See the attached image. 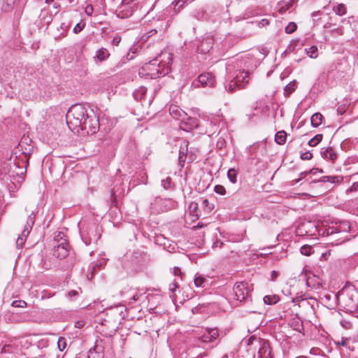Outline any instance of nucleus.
I'll return each mask as SVG.
<instances>
[{"label":"nucleus","instance_id":"1","mask_svg":"<svg viewBox=\"0 0 358 358\" xmlns=\"http://www.w3.org/2000/svg\"><path fill=\"white\" fill-rule=\"evenodd\" d=\"M25 172L24 161L17 159L16 157L15 159L10 157L8 161L3 164L1 169V182L6 185L10 194L17 189L20 178Z\"/></svg>","mask_w":358,"mask_h":358},{"label":"nucleus","instance_id":"2","mask_svg":"<svg viewBox=\"0 0 358 358\" xmlns=\"http://www.w3.org/2000/svg\"><path fill=\"white\" fill-rule=\"evenodd\" d=\"M160 57L162 59L155 58L148 64H145L143 70L150 71L148 74L151 78H156L160 76H164L170 71V65L172 63V55L171 53H163Z\"/></svg>","mask_w":358,"mask_h":358},{"label":"nucleus","instance_id":"3","mask_svg":"<svg viewBox=\"0 0 358 358\" xmlns=\"http://www.w3.org/2000/svg\"><path fill=\"white\" fill-rule=\"evenodd\" d=\"M90 110L83 104L77 103L73 105L66 113V123L70 129L76 131L82 125L83 120L88 115Z\"/></svg>","mask_w":358,"mask_h":358},{"label":"nucleus","instance_id":"4","mask_svg":"<svg viewBox=\"0 0 358 358\" xmlns=\"http://www.w3.org/2000/svg\"><path fill=\"white\" fill-rule=\"evenodd\" d=\"M100 124L98 117L95 115L92 110H90L88 115L83 120L82 125L78 127L75 132H79L80 130L87 135H92L96 134L99 129Z\"/></svg>","mask_w":358,"mask_h":358},{"label":"nucleus","instance_id":"5","mask_svg":"<svg viewBox=\"0 0 358 358\" xmlns=\"http://www.w3.org/2000/svg\"><path fill=\"white\" fill-rule=\"evenodd\" d=\"M349 229L348 223L329 227L324 229V236H327L331 241H335L336 245H339L346 240V237L343 235L347 233Z\"/></svg>","mask_w":358,"mask_h":358},{"label":"nucleus","instance_id":"6","mask_svg":"<svg viewBox=\"0 0 358 358\" xmlns=\"http://www.w3.org/2000/svg\"><path fill=\"white\" fill-rule=\"evenodd\" d=\"M141 8L142 6H139L138 0H122L116 10V15L121 19L129 18L135 11Z\"/></svg>","mask_w":358,"mask_h":358},{"label":"nucleus","instance_id":"7","mask_svg":"<svg viewBox=\"0 0 358 358\" xmlns=\"http://www.w3.org/2000/svg\"><path fill=\"white\" fill-rule=\"evenodd\" d=\"M174 206V202L172 199H162L156 197L153 202L150 203V208L157 213L160 212L167 211Z\"/></svg>","mask_w":358,"mask_h":358},{"label":"nucleus","instance_id":"8","mask_svg":"<svg viewBox=\"0 0 358 358\" xmlns=\"http://www.w3.org/2000/svg\"><path fill=\"white\" fill-rule=\"evenodd\" d=\"M36 215L34 212H32L27 218V223L24 227V229L22 234L19 236L18 238L16 241V245L17 248H22L25 240L28 235L29 234L33 225L35 222Z\"/></svg>","mask_w":358,"mask_h":358},{"label":"nucleus","instance_id":"9","mask_svg":"<svg viewBox=\"0 0 358 358\" xmlns=\"http://www.w3.org/2000/svg\"><path fill=\"white\" fill-rule=\"evenodd\" d=\"M299 229L307 236H324V229L318 228L317 225L312 221H308L301 224Z\"/></svg>","mask_w":358,"mask_h":358},{"label":"nucleus","instance_id":"10","mask_svg":"<svg viewBox=\"0 0 358 358\" xmlns=\"http://www.w3.org/2000/svg\"><path fill=\"white\" fill-rule=\"evenodd\" d=\"M233 289L235 299L237 301L242 302L248 298L249 294L248 283L243 282H236Z\"/></svg>","mask_w":358,"mask_h":358},{"label":"nucleus","instance_id":"11","mask_svg":"<svg viewBox=\"0 0 358 358\" xmlns=\"http://www.w3.org/2000/svg\"><path fill=\"white\" fill-rule=\"evenodd\" d=\"M54 255L59 259H64L69 255V244L67 241H63L54 245Z\"/></svg>","mask_w":358,"mask_h":358},{"label":"nucleus","instance_id":"12","mask_svg":"<svg viewBox=\"0 0 358 358\" xmlns=\"http://www.w3.org/2000/svg\"><path fill=\"white\" fill-rule=\"evenodd\" d=\"M249 73L244 70H238L235 72V76L233 78L238 86L243 88L245 85L248 83Z\"/></svg>","mask_w":358,"mask_h":358},{"label":"nucleus","instance_id":"13","mask_svg":"<svg viewBox=\"0 0 358 358\" xmlns=\"http://www.w3.org/2000/svg\"><path fill=\"white\" fill-rule=\"evenodd\" d=\"M213 45V38L212 37H206L203 38L198 45L197 50L202 54H206L210 51Z\"/></svg>","mask_w":358,"mask_h":358},{"label":"nucleus","instance_id":"14","mask_svg":"<svg viewBox=\"0 0 358 358\" xmlns=\"http://www.w3.org/2000/svg\"><path fill=\"white\" fill-rule=\"evenodd\" d=\"M169 113L173 118L181 122L184 121L185 117H187V113L176 105H171L169 107Z\"/></svg>","mask_w":358,"mask_h":358},{"label":"nucleus","instance_id":"15","mask_svg":"<svg viewBox=\"0 0 358 358\" xmlns=\"http://www.w3.org/2000/svg\"><path fill=\"white\" fill-rule=\"evenodd\" d=\"M198 82L203 87H213L215 84V79L210 73H204L199 76Z\"/></svg>","mask_w":358,"mask_h":358},{"label":"nucleus","instance_id":"16","mask_svg":"<svg viewBox=\"0 0 358 358\" xmlns=\"http://www.w3.org/2000/svg\"><path fill=\"white\" fill-rule=\"evenodd\" d=\"M259 358H272L271 351L267 341H263L258 352Z\"/></svg>","mask_w":358,"mask_h":358},{"label":"nucleus","instance_id":"17","mask_svg":"<svg viewBox=\"0 0 358 358\" xmlns=\"http://www.w3.org/2000/svg\"><path fill=\"white\" fill-rule=\"evenodd\" d=\"M103 348L101 345H96L90 349L87 353V358H103Z\"/></svg>","mask_w":358,"mask_h":358},{"label":"nucleus","instance_id":"18","mask_svg":"<svg viewBox=\"0 0 358 358\" xmlns=\"http://www.w3.org/2000/svg\"><path fill=\"white\" fill-rule=\"evenodd\" d=\"M321 155L324 159H329L333 162L337 157L336 153L334 152L331 147H328L325 149L322 148L321 151Z\"/></svg>","mask_w":358,"mask_h":358},{"label":"nucleus","instance_id":"19","mask_svg":"<svg viewBox=\"0 0 358 358\" xmlns=\"http://www.w3.org/2000/svg\"><path fill=\"white\" fill-rule=\"evenodd\" d=\"M182 123H184L186 125V127L182 128V129L187 131L196 127L198 125V120L196 118L189 117L187 114V117L184 118V121H182Z\"/></svg>","mask_w":358,"mask_h":358},{"label":"nucleus","instance_id":"20","mask_svg":"<svg viewBox=\"0 0 358 358\" xmlns=\"http://www.w3.org/2000/svg\"><path fill=\"white\" fill-rule=\"evenodd\" d=\"M110 54L106 48H101L96 51V54L94 58L101 62L106 60L110 57Z\"/></svg>","mask_w":358,"mask_h":358},{"label":"nucleus","instance_id":"21","mask_svg":"<svg viewBox=\"0 0 358 358\" xmlns=\"http://www.w3.org/2000/svg\"><path fill=\"white\" fill-rule=\"evenodd\" d=\"M188 141H184L180 145V151H179V163L181 164L182 162H185L186 159V156L187 153V147H188Z\"/></svg>","mask_w":358,"mask_h":358},{"label":"nucleus","instance_id":"22","mask_svg":"<svg viewBox=\"0 0 358 358\" xmlns=\"http://www.w3.org/2000/svg\"><path fill=\"white\" fill-rule=\"evenodd\" d=\"M146 92L147 88L143 86H141L134 92L133 96L136 100L141 101L145 98Z\"/></svg>","mask_w":358,"mask_h":358},{"label":"nucleus","instance_id":"23","mask_svg":"<svg viewBox=\"0 0 358 358\" xmlns=\"http://www.w3.org/2000/svg\"><path fill=\"white\" fill-rule=\"evenodd\" d=\"M194 285L197 287H205L208 285V281L203 275L196 274L194 278Z\"/></svg>","mask_w":358,"mask_h":358},{"label":"nucleus","instance_id":"24","mask_svg":"<svg viewBox=\"0 0 358 358\" xmlns=\"http://www.w3.org/2000/svg\"><path fill=\"white\" fill-rule=\"evenodd\" d=\"M322 115L320 113L313 114L310 118L311 124L313 127H317L322 124Z\"/></svg>","mask_w":358,"mask_h":358},{"label":"nucleus","instance_id":"25","mask_svg":"<svg viewBox=\"0 0 358 358\" xmlns=\"http://www.w3.org/2000/svg\"><path fill=\"white\" fill-rule=\"evenodd\" d=\"M287 138V133L285 131H279L275 136V141L279 145L285 144Z\"/></svg>","mask_w":358,"mask_h":358},{"label":"nucleus","instance_id":"26","mask_svg":"<svg viewBox=\"0 0 358 358\" xmlns=\"http://www.w3.org/2000/svg\"><path fill=\"white\" fill-rule=\"evenodd\" d=\"M322 14L323 13L320 10L312 13L311 17L314 26H317L320 24Z\"/></svg>","mask_w":358,"mask_h":358},{"label":"nucleus","instance_id":"27","mask_svg":"<svg viewBox=\"0 0 358 358\" xmlns=\"http://www.w3.org/2000/svg\"><path fill=\"white\" fill-rule=\"evenodd\" d=\"M318 171L320 173H322L323 171L322 169H313L309 171H303L300 173V178L296 179L294 180V183L299 182L300 180H301L303 178H305L306 176H308L309 173L315 174L316 172Z\"/></svg>","mask_w":358,"mask_h":358},{"label":"nucleus","instance_id":"28","mask_svg":"<svg viewBox=\"0 0 358 358\" xmlns=\"http://www.w3.org/2000/svg\"><path fill=\"white\" fill-rule=\"evenodd\" d=\"M307 55L311 58H317L318 56V49L316 46H311L305 49Z\"/></svg>","mask_w":358,"mask_h":358},{"label":"nucleus","instance_id":"29","mask_svg":"<svg viewBox=\"0 0 358 358\" xmlns=\"http://www.w3.org/2000/svg\"><path fill=\"white\" fill-rule=\"evenodd\" d=\"M322 134H317L308 141V145L311 147H315L322 141Z\"/></svg>","mask_w":358,"mask_h":358},{"label":"nucleus","instance_id":"30","mask_svg":"<svg viewBox=\"0 0 358 358\" xmlns=\"http://www.w3.org/2000/svg\"><path fill=\"white\" fill-rule=\"evenodd\" d=\"M278 300L279 298L275 295H267L264 297V302L268 305L275 304L278 301Z\"/></svg>","mask_w":358,"mask_h":358},{"label":"nucleus","instance_id":"31","mask_svg":"<svg viewBox=\"0 0 358 358\" xmlns=\"http://www.w3.org/2000/svg\"><path fill=\"white\" fill-rule=\"evenodd\" d=\"M225 88L229 92H234L238 89H241V86H238V83H236L234 79L231 80L230 83L225 87Z\"/></svg>","mask_w":358,"mask_h":358},{"label":"nucleus","instance_id":"32","mask_svg":"<svg viewBox=\"0 0 358 358\" xmlns=\"http://www.w3.org/2000/svg\"><path fill=\"white\" fill-rule=\"evenodd\" d=\"M206 331H208L209 337L212 341L214 342L219 336V331L216 328H207Z\"/></svg>","mask_w":358,"mask_h":358},{"label":"nucleus","instance_id":"33","mask_svg":"<svg viewBox=\"0 0 358 358\" xmlns=\"http://www.w3.org/2000/svg\"><path fill=\"white\" fill-rule=\"evenodd\" d=\"M292 1H290L287 3L285 2V1H281L279 3V6H280V8H279V12L280 13H283L285 12H286L288 9H289L291 8V6H292Z\"/></svg>","mask_w":358,"mask_h":358},{"label":"nucleus","instance_id":"34","mask_svg":"<svg viewBox=\"0 0 358 358\" xmlns=\"http://www.w3.org/2000/svg\"><path fill=\"white\" fill-rule=\"evenodd\" d=\"M4 319L11 322H17L20 321L19 316L13 313H8L5 314Z\"/></svg>","mask_w":358,"mask_h":358},{"label":"nucleus","instance_id":"35","mask_svg":"<svg viewBox=\"0 0 358 358\" xmlns=\"http://www.w3.org/2000/svg\"><path fill=\"white\" fill-rule=\"evenodd\" d=\"M334 10L336 15L342 16L346 13V6L343 3H340L334 8Z\"/></svg>","mask_w":358,"mask_h":358},{"label":"nucleus","instance_id":"36","mask_svg":"<svg viewBox=\"0 0 358 358\" xmlns=\"http://www.w3.org/2000/svg\"><path fill=\"white\" fill-rule=\"evenodd\" d=\"M62 241H66L64 234L62 231H57L54 236V241L55 242V245H57L59 243H62Z\"/></svg>","mask_w":358,"mask_h":358},{"label":"nucleus","instance_id":"37","mask_svg":"<svg viewBox=\"0 0 358 358\" xmlns=\"http://www.w3.org/2000/svg\"><path fill=\"white\" fill-rule=\"evenodd\" d=\"M237 171L234 169H230L227 171V177L229 180L232 182H236Z\"/></svg>","mask_w":358,"mask_h":358},{"label":"nucleus","instance_id":"38","mask_svg":"<svg viewBox=\"0 0 358 358\" xmlns=\"http://www.w3.org/2000/svg\"><path fill=\"white\" fill-rule=\"evenodd\" d=\"M344 177L342 176H329V182L332 184H341L343 181Z\"/></svg>","mask_w":358,"mask_h":358},{"label":"nucleus","instance_id":"39","mask_svg":"<svg viewBox=\"0 0 358 358\" xmlns=\"http://www.w3.org/2000/svg\"><path fill=\"white\" fill-rule=\"evenodd\" d=\"M198 338L203 343H213L211 338L209 337L208 331H206V329L202 334L199 335Z\"/></svg>","mask_w":358,"mask_h":358},{"label":"nucleus","instance_id":"40","mask_svg":"<svg viewBox=\"0 0 358 358\" xmlns=\"http://www.w3.org/2000/svg\"><path fill=\"white\" fill-rule=\"evenodd\" d=\"M345 301H345V306L348 309L352 310V309H355L357 306V304L356 303L354 302V301L352 300V298L350 297H347V299H344Z\"/></svg>","mask_w":358,"mask_h":358},{"label":"nucleus","instance_id":"41","mask_svg":"<svg viewBox=\"0 0 358 358\" xmlns=\"http://www.w3.org/2000/svg\"><path fill=\"white\" fill-rule=\"evenodd\" d=\"M312 247L308 245H304L301 247L300 252L302 255L309 256L312 253Z\"/></svg>","mask_w":358,"mask_h":358},{"label":"nucleus","instance_id":"42","mask_svg":"<svg viewBox=\"0 0 358 358\" xmlns=\"http://www.w3.org/2000/svg\"><path fill=\"white\" fill-rule=\"evenodd\" d=\"M296 90V82L293 81L287 84L285 87V92L288 94L292 93Z\"/></svg>","mask_w":358,"mask_h":358},{"label":"nucleus","instance_id":"43","mask_svg":"<svg viewBox=\"0 0 358 358\" xmlns=\"http://www.w3.org/2000/svg\"><path fill=\"white\" fill-rule=\"evenodd\" d=\"M162 186L165 189H169L171 188L172 181L170 177H167L166 179L162 180Z\"/></svg>","mask_w":358,"mask_h":358},{"label":"nucleus","instance_id":"44","mask_svg":"<svg viewBox=\"0 0 358 358\" xmlns=\"http://www.w3.org/2000/svg\"><path fill=\"white\" fill-rule=\"evenodd\" d=\"M95 231H96L95 226L92 225L88 227L87 234L89 235V236L92 237V235H93L92 238L94 239V241H97L100 238V234L99 236H96L95 234H94V233Z\"/></svg>","mask_w":358,"mask_h":358},{"label":"nucleus","instance_id":"45","mask_svg":"<svg viewBox=\"0 0 358 358\" xmlns=\"http://www.w3.org/2000/svg\"><path fill=\"white\" fill-rule=\"evenodd\" d=\"M179 288V285H178V282L177 281L176 279H175L173 280V282H172L171 283H170L169 285V291L176 294V290Z\"/></svg>","mask_w":358,"mask_h":358},{"label":"nucleus","instance_id":"46","mask_svg":"<svg viewBox=\"0 0 358 358\" xmlns=\"http://www.w3.org/2000/svg\"><path fill=\"white\" fill-rule=\"evenodd\" d=\"M11 306L15 308H24L27 306V303L23 300L13 301Z\"/></svg>","mask_w":358,"mask_h":358},{"label":"nucleus","instance_id":"47","mask_svg":"<svg viewBox=\"0 0 358 358\" xmlns=\"http://www.w3.org/2000/svg\"><path fill=\"white\" fill-rule=\"evenodd\" d=\"M296 24L294 22H289V24L285 27V32L287 34H292L296 29Z\"/></svg>","mask_w":358,"mask_h":358},{"label":"nucleus","instance_id":"48","mask_svg":"<svg viewBox=\"0 0 358 358\" xmlns=\"http://www.w3.org/2000/svg\"><path fill=\"white\" fill-rule=\"evenodd\" d=\"M358 192V182H355L352 185L346 189V193H354Z\"/></svg>","mask_w":358,"mask_h":358},{"label":"nucleus","instance_id":"49","mask_svg":"<svg viewBox=\"0 0 358 358\" xmlns=\"http://www.w3.org/2000/svg\"><path fill=\"white\" fill-rule=\"evenodd\" d=\"M214 190L217 194H219L220 195H224L226 193L224 187L220 185H215Z\"/></svg>","mask_w":358,"mask_h":358},{"label":"nucleus","instance_id":"50","mask_svg":"<svg viewBox=\"0 0 358 358\" xmlns=\"http://www.w3.org/2000/svg\"><path fill=\"white\" fill-rule=\"evenodd\" d=\"M57 345H58V348L59 349V350L63 351L66 346L65 338H59L58 340V342H57Z\"/></svg>","mask_w":358,"mask_h":358},{"label":"nucleus","instance_id":"51","mask_svg":"<svg viewBox=\"0 0 358 358\" xmlns=\"http://www.w3.org/2000/svg\"><path fill=\"white\" fill-rule=\"evenodd\" d=\"M301 159L303 160H310L313 157V155L310 152H302L301 154Z\"/></svg>","mask_w":358,"mask_h":358},{"label":"nucleus","instance_id":"52","mask_svg":"<svg viewBox=\"0 0 358 358\" xmlns=\"http://www.w3.org/2000/svg\"><path fill=\"white\" fill-rule=\"evenodd\" d=\"M85 27V24L78 23L73 28V32L78 34Z\"/></svg>","mask_w":358,"mask_h":358},{"label":"nucleus","instance_id":"53","mask_svg":"<svg viewBox=\"0 0 358 358\" xmlns=\"http://www.w3.org/2000/svg\"><path fill=\"white\" fill-rule=\"evenodd\" d=\"M121 36L119 34H116L113 38L112 44L113 45L117 46L121 42Z\"/></svg>","mask_w":358,"mask_h":358},{"label":"nucleus","instance_id":"54","mask_svg":"<svg viewBox=\"0 0 358 358\" xmlns=\"http://www.w3.org/2000/svg\"><path fill=\"white\" fill-rule=\"evenodd\" d=\"M81 236L83 241H84L86 245H90L92 243V240H94L91 236L85 237L83 234H81Z\"/></svg>","mask_w":358,"mask_h":358},{"label":"nucleus","instance_id":"55","mask_svg":"<svg viewBox=\"0 0 358 358\" xmlns=\"http://www.w3.org/2000/svg\"><path fill=\"white\" fill-rule=\"evenodd\" d=\"M93 11H94V8H93V6L92 5H88L86 8H85V13L88 15V16H91L93 13Z\"/></svg>","mask_w":358,"mask_h":358},{"label":"nucleus","instance_id":"56","mask_svg":"<svg viewBox=\"0 0 358 358\" xmlns=\"http://www.w3.org/2000/svg\"><path fill=\"white\" fill-rule=\"evenodd\" d=\"M173 274H174V275L178 276V277H179L180 279H182V278H181L182 272H181V270H180V268H178V267H175V268H173Z\"/></svg>","mask_w":358,"mask_h":358},{"label":"nucleus","instance_id":"57","mask_svg":"<svg viewBox=\"0 0 358 358\" xmlns=\"http://www.w3.org/2000/svg\"><path fill=\"white\" fill-rule=\"evenodd\" d=\"M12 346L10 345H5L3 348H1V354L3 352H11Z\"/></svg>","mask_w":358,"mask_h":358},{"label":"nucleus","instance_id":"58","mask_svg":"<svg viewBox=\"0 0 358 358\" xmlns=\"http://www.w3.org/2000/svg\"><path fill=\"white\" fill-rule=\"evenodd\" d=\"M329 176H322L320 178V180H313V182H329Z\"/></svg>","mask_w":358,"mask_h":358},{"label":"nucleus","instance_id":"59","mask_svg":"<svg viewBox=\"0 0 358 358\" xmlns=\"http://www.w3.org/2000/svg\"><path fill=\"white\" fill-rule=\"evenodd\" d=\"M67 295H68V296H69V298H73V297H74V296H78V292L77 291H76V290H71V291H69V292H68V294H67Z\"/></svg>","mask_w":358,"mask_h":358},{"label":"nucleus","instance_id":"60","mask_svg":"<svg viewBox=\"0 0 358 358\" xmlns=\"http://www.w3.org/2000/svg\"><path fill=\"white\" fill-rule=\"evenodd\" d=\"M223 245V243L220 241L219 240H216V241H215L213 243V248H222Z\"/></svg>","mask_w":358,"mask_h":358},{"label":"nucleus","instance_id":"61","mask_svg":"<svg viewBox=\"0 0 358 358\" xmlns=\"http://www.w3.org/2000/svg\"><path fill=\"white\" fill-rule=\"evenodd\" d=\"M278 276V273L277 271H273L271 272V280L274 281Z\"/></svg>","mask_w":358,"mask_h":358},{"label":"nucleus","instance_id":"62","mask_svg":"<svg viewBox=\"0 0 358 358\" xmlns=\"http://www.w3.org/2000/svg\"><path fill=\"white\" fill-rule=\"evenodd\" d=\"M139 296H140V295H139V294H135V295H134V296H132V298L131 299V301H129V303H134V302L136 301L137 300H138Z\"/></svg>","mask_w":358,"mask_h":358},{"label":"nucleus","instance_id":"63","mask_svg":"<svg viewBox=\"0 0 358 358\" xmlns=\"http://www.w3.org/2000/svg\"><path fill=\"white\" fill-rule=\"evenodd\" d=\"M348 338H342V341L341 343H338V344L344 346V347H347L348 345Z\"/></svg>","mask_w":358,"mask_h":358},{"label":"nucleus","instance_id":"64","mask_svg":"<svg viewBox=\"0 0 358 358\" xmlns=\"http://www.w3.org/2000/svg\"><path fill=\"white\" fill-rule=\"evenodd\" d=\"M294 48H295V47L293 45V44H292V43H291V44L288 46L287 50H288L289 51H293V50H294Z\"/></svg>","mask_w":358,"mask_h":358}]
</instances>
